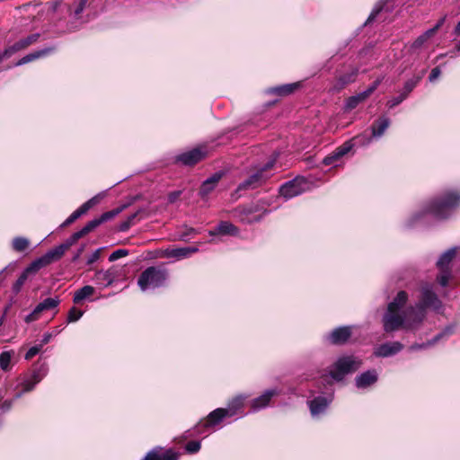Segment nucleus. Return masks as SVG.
I'll list each match as a JSON object with an SVG mask.
<instances>
[{
    "instance_id": "22",
    "label": "nucleus",
    "mask_w": 460,
    "mask_h": 460,
    "mask_svg": "<svg viewBox=\"0 0 460 460\" xmlns=\"http://www.w3.org/2000/svg\"><path fill=\"white\" fill-rule=\"evenodd\" d=\"M444 21H445V18L440 19L433 28L426 31L423 34L419 36L413 41L411 48L415 49L420 48L429 39H430L431 37L434 36V34L437 32V31L442 26Z\"/></svg>"
},
{
    "instance_id": "29",
    "label": "nucleus",
    "mask_w": 460,
    "mask_h": 460,
    "mask_svg": "<svg viewBox=\"0 0 460 460\" xmlns=\"http://www.w3.org/2000/svg\"><path fill=\"white\" fill-rule=\"evenodd\" d=\"M48 365L46 363H42L40 366L33 368L29 376L36 382L40 383L48 374Z\"/></svg>"
},
{
    "instance_id": "51",
    "label": "nucleus",
    "mask_w": 460,
    "mask_h": 460,
    "mask_svg": "<svg viewBox=\"0 0 460 460\" xmlns=\"http://www.w3.org/2000/svg\"><path fill=\"white\" fill-rule=\"evenodd\" d=\"M39 37H40L39 33H34V34H31L24 39H22V40L23 42L24 47L26 48V47L30 46L31 44L36 42L37 40L39 39Z\"/></svg>"
},
{
    "instance_id": "61",
    "label": "nucleus",
    "mask_w": 460,
    "mask_h": 460,
    "mask_svg": "<svg viewBox=\"0 0 460 460\" xmlns=\"http://www.w3.org/2000/svg\"><path fill=\"white\" fill-rule=\"evenodd\" d=\"M130 223L129 222H124L120 225L119 230L120 231H126L129 228Z\"/></svg>"
},
{
    "instance_id": "21",
    "label": "nucleus",
    "mask_w": 460,
    "mask_h": 460,
    "mask_svg": "<svg viewBox=\"0 0 460 460\" xmlns=\"http://www.w3.org/2000/svg\"><path fill=\"white\" fill-rule=\"evenodd\" d=\"M197 247H181L165 251V256L174 258L176 260H182L191 256L193 253L198 252Z\"/></svg>"
},
{
    "instance_id": "49",
    "label": "nucleus",
    "mask_w": 460,
    "mask_h": 460,
    "mask_svg": "<svg viewBox=\"0 0 460 460\" xmlns=\"http://www.w3.org/2000/svg\"><path fill=\"white\" fill-rule=\"evenodd\" d=\"M103 248L101 247V248H98L96 249L87 259V264L88 265H91L93 263H94L95 261H97L100 258H101V255H102V252Z\"/></svg>"
},
{
    "instance_id": "10",
    "label": "nucleus",
    "mask_w": 460,
    "mask_h": 460,
    "mask_svg": "<svg viewBox=\"0 0 460 460\" xmlns=\"http://www.w3.org/2000/svg\"><path fill=\"white\" fill-rule=\"evenodd\" d=\"M208 150L206 146H199L177 155L176 161L184 165H193L207 156Z\"/></svg>"
},
{
    "instance_id": "27",
    "label": "nucleus",
    "mask_w": 460,
    "mask_h": 460,
    "mask_svg": "<svg viewBox=\"0 0 460 460\" xmlns=\"http://www.w3.org/2000/svg\"><path fill=\"white\" fill-rule=\"evenodd\" d=\"M94 293V288L89 285L84 286L83 288L76 290L74 294L73 302L75 304H80L87 297L93 296Z\"/></svg>"
},
{
    "instance_id": "20",
    "label": "nucleus",
    "mask_w": 460,
    "mask_h": 460,
    "mask_svg": "<svg viewBox=\"0 0 460 460\" xmlns=\"http://www.w3.org/2000/svg\"><path fill=\"white\" fill-rule=\"evenodd\" d=\"M178 454L171 449L156 448L146 456V460H177Z\"/></svg>"
},
{
    "instance_id": "59",
    "label": "nucleus",
    "mask_w": 460,
    "mask_h": 460,
    "mask_svg": "<svg viewBox=\"0 0 460 460\" xmlns=\"http://www.w3.org/2000/svg\"><path fill=\"white\" fill-rule=\"evenodd\" d=\"M137 285L142 290H144V271L141 272L137 277Z\"/></svg>"
},
{
    "instance_id": "2",
    "label": "nucleus",
    "mask_w": 460,
    "mask_h": 460,
    "mask_svg": "<svg viewBox=\"0 0 460 460\" xmlns=\"http://www.w3.org/2000/svg\"><path fill=\"white\" fill-rule=\"evenodd\" d=\"M245 395H238L233 398L226 408H217L210 412L208 417L199 422V428L209 429L225 421L226 418H232L238 414L243 407Z\"/></svg>"
},
{
    "instance_id": "26",
    "label": "nucleus",
    "mask_w": 460,
    "mask_h": 460,
    "mask_svg": "<svg viewBox=\"0 0 460 460\" xmlns=\"http://www.w3.org/2000/svg\"><path fill=\"white\" fill-rule=\"evenodd\" d=\"M300 86V83H292L277 87L270 88L267 91L268 93L276 94L279 96H286L292 93Z\"/></svg>"
},
{
    "instance_id": "24",
    "label": "nucleus",
    "mask_w": 460,
    "mask_h": 460,
    "mask_svg": "<svg viewBox=\"0 0 460 460\" xmlns=\"http://www.w3.org/2000/svg\"><path fill=\"white\" fill-rule=\"evenodd\" d=\"M53 48H45L40 50H36L34 52L29 53L28 55L24 56L22 58L18 60L15 64V66H22L27 63H30L31 61H34L40 58L45 57L48 54L53 52Z\"/></svg>"
},
{
    "instance_id": "37",
    "label": "nucleus",
    "mask_w": 460,
    "mask_h": 460,
    "mask_svg": "<svg viewBox=\"0 0 460 460\" xmlns=\"http://www.w3.org/2000/svg\"><path fill=\"white\" fill-rule=\"evenodd\" d=\"M102 223V220L99 217L94 218L91 221H89L80 231L82 233L83 236L87 234L88 233L92 232L93 229H95L97 226H99Z\"/></svg>"
},
{
    "instance_id": "17",
    "label": "nucleus",
    "mask_w": 460,
    "mask_h": 460,
    "mask_svg": "<svg viewBox=\"0 0 460 460\" xmlns=\"http://www.w3.org/2000/svg\"><path fill=\"white\" fill-rule=\"evenodd\" d=\"M403 348V345L399 341L385 342L379 345L374 350V355L381 358H387L394 356L400 352Z\"/></svg>"
},
{
    "instance_id": "3",
    "label": "nucleus",
    "mask_w": 460,
    "mask_h": 460,
    "mask_svg": "<svg viewBox=\"0 0 460 460\" xmlns=\"http://www.w3.org/2000/svg\"><path fill=\"white\" fill-rule=\"evenodd\" d=\"M459 204L460 194L455 190H450L431 200L425 210L434 217L443 219L447 218Z\"/></svg>"
},
{
    "instance_id": "28",
    "label": "nucleus",
    "mask_w": 460,
    "mask_h": 460,
    "mask_svg": "<svg viewBox=\"0 0 460 460\" xmlns=\"http://www.w3.org/2000/svg\"><path fill=\"white\" fill-rule=\"evenodd\" d=\"M64 248L59 244L55 248L48 251L44 255V260L50 264L51 262L59 260L65 254Z\"/></svg>"
},
{
    "instance_id": "23",
    "label": "nucleus",
    "mask_w": 460,
    "mask_h": 460,
    "mask_svg": "<svg viewBox=\"0 0 460 460\" xmlns=\"http://www.w3.org/2000/svg\"><path fill=\"white\" fill-rule=\"evenodd\" d=\"M38 385L29 375H25L19 379L17 387H21V390L14 395L15 399L20 398L22 394L32 391Z\"/></svg>"
},
{
    "instance_id": "50",
    "label": "nucleus",
    "mask_w": 460,
    "mask_h": 460,
    "mask_svg": "<svg viewBox=\"0 0 460 460\" xmlns=\"http://www.w3.org/2000/svg\"><path fill=\"white\" fill-rule=\"evenodd\" d=\"M185 448L189 453H196L200 448V443L199 441H190L186 444Z\"/></svg>"
},
{
    "instance_id": "7",
    "label": "nucleus",
    "mask_w": 460,
    "mask_h": 460,
    "mask_svg": "<svg viewBox=\"0 0 460 460\" xmlns=\"http://www.w3.org/2000/svg\"><path fill=\"white\" fill-rule=\"evenodd\" d=\"M276 157L277 155L265 165L256 168V171L239 185L238 190L254 189L265 181L270 176L268 171L274 166Z\"/></svg>"
},
{
    "instance_id": "25",
    "label": "nucleus",
    "mask_w": 460,
    "mask_h": 460,
    "mask_svg": "<svg viewBox=\"0 0 460 460\" xmlns=\"http://www.w3.org/2000/svg\"><path fill=\"white\" fill-rule=\"evenodd\" d=\"M221 179V173L217 172L208 179H207L201 185L199 194L202 198L208 196L217 186Z\"/></svg>"
},
{
    "instance_id": "40",
    "label": "nucleus",
    "mask_w": 460,
    "mask_h": 460,
    "mask_svg": "<svg viewBox=\"0 0 460 460\" xmlns=\"http://www.w3.org/2000/svg\"><path fill=\"white\" fill-rule=\"evenodd\" d=\"M85 214L84 210L80 206L76 210H75L61 225L62 226H66L78 219L81 216Z\"/></svg>"
},
{
    "instance_id": "5",
    "label": "nucleus",
    "mask_w": 460,
    "mask_h": 460,
    "mask_svg": "<svg viewBox=\"0 0 460 460\" xmlns=\"http://www.w3.org/2000/svg\"><path fill=\"white\" fill-rule=\"evenodd\" d=\"M125 269L119 265H113L106 270H100L94 274V281L97 285L107 288L123 279Z\"/></svg>"
},
{
    "instance_id": "48",
    "label": "nucleus",
    "mask_w": 460,
    "mask_h": 460,
    "mask_svg": "<svg viewBox=\"0 0 460 460\" xmlns=\"http://www.w3.org/2000/svg\"><path fill=\"white\" fill-rule=\"evenodd\" d=\"M341 158H339L338 156L335 155V152L333 151L332 154H330L329 155H327L326 157L323 158V164L324 165H334L336 166V163L340 160Z\"/></svg>"
},
{
    "instance_id": "46",
    "label": "nucleus",
    "mask_w": 460,
    "mask_h": 460,
    "mask_svg": "<svg viewBox=\"0 0 460 460\" xmlns=\"http://www.w3.org/2000/svg\"><path fill=\"white\" fill-rule=\"evenodd\" d=\"M407 98V93H400L399 96L394 97L387 102V106L392 109L397 105H399L402 102H403Z\"/></svg>"
},
{
    "instance_id": "53",
    "label": "nucleus",
    "mask_w": 460,
    "mask_h": 460,
    "mask_svg": "<svg viewBox=\"0 0 460 460\" xmlns=\"http://www.w3.org/2000/svg\"><path fill=\"white\" fill-rule=\"evenodd\" d=\"M440 74H441V72H440L439 67L433 68L429 76V82H431V83L434 82L436 79H438L439 77Z\"/></svg>"
},
{
    "instance_id": "19",
    "label": "nucleus",
    "mask_w": 460,
    "mask_h": 460,
    "mask_svg": "<svg viewBox=\"0 0 460 460\" xmlns=\"http://www.w3.org/2000/svg\"><path fill=\"white\" fill-rule=\"evenodd\" d=\"M238 234V228L228 221H221L216 229L208 231V234L210 236H215L217 234L236 236Z\"/></svg>"
},
{
    "instance_id": "30",
    "label": "nucleus",
    "mask_w": 460,
    "mask_h": 460,
    "mask_svg": "<svg viewBox=\"0 0 460 460\" xmlns=\"http://www.w3.org/2000/svg\"><path fill=\"white\" fill-rule=\"evenodd\" d=\"M48 262L44 260L43 256L33 261L23 271L28 275L37 273L40 269L46 267Z\"/></svg>"
},
{
    "instance_id": "11",
    "label": "nucleus",
    "mask_w": 460,
    "mask_h": 460,
    "mask_svg": "<svg viewBox=\"0 0 460 460\" xmlns=\"http://www.w3.org/2000/svg\"><path fill=\"white\" fill-rule=\"evenodd\" d=\"M60 304V299L58 296L55 297H48L44 299L42 302L39 303L33 311L26 315L24 321L27 323L35 322L40 319V314L44 311L51 310L57 308Z\"/></svg>"
},
{
    "instance_id": "64",
    "label": "nucleus",
    "mask_w": 460,
    "mask_h": 460,
    "mask_svg": "<svg viewBox=\"0 0 460 460\" xmlns=\"http://www.w3.org/2000/svg\"><path fill=\"white\" fill-rule=\"evenodd\" d=\"M61 331H62V329H60L58 327L55 328V330L52 332L53 336L58 335Z\"/></svg>"
},
{
    "instance_id": "62",
    "label": "nucleus",
    "mask_w": 460,
    "mask_h": 460,
    "mask_svg": "<svg viewBox=\"0 0 460 460\" xmlns=\"http://www.w3.org/2000/svg\"><path fill=\"white\" fill-rule=\"evenodd\" d=\"M455 33L459 35L460 34V22L457 23L455 29Z\"/></svg>"
},
{
    "instance_id": "44",
    "label": "nucleus",
    "mask_w": 460,
    "mask_h": 460,
    "mask_svg": "<svg viewBox=\"0 0 460 460\" xmlns=\"http://www.w3.org/2000/svg\"><path fill=\"white\" fill-rule=\"evenodd\" d=\"M28 277L29 276L24 271H22L16 282L13 284V289L15 293H18L21 290Z\"/></svg>"
},
{
    "instance_id": "38",
    "label": "nucleus",
    "mask_w": 460,
    "mask_h": 460,
    "mask_svg": "<svg viewBox=\"0 0 460 460\" xmlns=\"http://www.w3.org/2000/svg\"><path fill=\"white\" fill-rule=\"evenodd\" d=\"M82 237H83V234H82V233H80V231L75 232L71 236H69L60 245L64 248V250L66 252V250H68L72 245H74Z\"/></svg>"
},
{
    "instance_id": "15",
    "label": "nucleus",
    "mask_w": 460,
    "mask_h": 460,
    "mask_svg": "<svg viewBox=\"0 0 460 460\" xmlns=\"http://www.w3.org/2000/svg\"><path fill=\"white\" fill-rule=\"evenodd\" d=\"M382 78H377L368 88L354 96L349 97L346 102V109L352 110L356 108L360 102L365 101L374 91L378 87Z\"/></svg>"
},
{
    "instance_id": "1",
    "label": "nucleus",
    "mask_w": 460,
    "mask_h": 460,
    "mask_svg": "<svg viewBox=\"0 0 460 460\" xmlns=\"http://www.w3.org/2000/svg\"><path fill=\"white\" fill-rule=\"evenodd\" d=\"M419 302L415 306L405 307L408 294L402 290L387 305L382 323L385 332L398 330L413 331L419 327L426 316V309L439 311L442 303L433 290L430 283H422L420 288Z\"/></svg>"
},
{
    "instance_id": "52",
    "label": "nucleus",
    "mask_w": 460,
    "mask_h": 460,
    "mask_svg": "<svg viewBox=\"0 0 460 460\" xmlns=\"http://www.w3.org/2000/svg\"><path fill=\"white\" fill-rule=\"evenodd\" d=\"M87 2L88 0H79L74 11V14L75 17H78L82 13V12L84 10Z\"/></svg>"
},
{
    "instance_id": "43",
    "label": "nucleus",
    "mask_w": 460,
    "mask_h": 460,
    "mask_svg": "<svg viewBox=\"0 0 460 460\" xmlns=\"http://www.w3.org/2000/svg\"><path fill=\"white\" fill-rule=\"evenodd\" d=\"M121 211H122V208H117L115 209H112V210H110V211H107V212L102 214L100 216L102 223H104V222L113 218L114 217L119 215Z\"/></svg>"
},
{
    "instance_id": "9",
    "label": "nucleus",
    "mask_w": 460,
    "mask_h": 460,
    "mask_svg": "<svg viewBox=\"0 0 460 460\" xmlns=\"http://www.w3.org/2000/svg\"><path fill=\"white\" fill-rule=\"evenodd\" d=\"M309 189V182L304 177H296L279 188V193L286 199L298 196Z\"/></svg>"
},
{
    "instance_id": "39",
    "label": "nucleus",
    "mask_w": 460,
    "mask_h": 460,
    "mask_svg": "<svg viewBox=\"0 0 460 460\" xmlns=\"http://www.w3.org/2000/svg\"><path fill=\"white\" fill-rule=\"evenodd\" d=\"M13 353L10 351H3L0 354V367L6 371L8 370L12 359Z\"/></svg>"
},
{
    "instance_id": "36",
    "label": "nucleus",
    "mask_w": 460,
    "mask_h": 460,
    "mask_svg": "<svg viewBox=\"0 0 460 460\" xmlns=\"http://www.w3.org/2000/svg\"><path fill=\"white\" fill-rule=\"evenodd\" d=\"M105 196L104 192H100L86 202H84L81 207L86 213L90 208L99 203V201Z\"/></svg>"
},
{
    "instance_id": "58",
    "label": "nucleus",
    "mask_w": 460,
    "mask_h": 460,
    "mask_svg": "<svg viewBox=\"0 0 460 460\" xmlns=\"http://www.w3.org/2000/svg\"><path fill=\"white\" fill-rule=\"evenodd\" d=\"M198 232L194 228H189L188 232L183 233L180 235V238L184 240L190 234H196Z\"/></svg>"
},
{
    "instance_id": "56",
    "label": "nucleus",
    "mask_w": 460,
    "mask_h": 460,
    "mask_svg": "<svg viewBox=\"0 0 460 460\" xmlns=\"http://www.w3.org/2000/svg\"><path fill=\"white\" fill-rule=\"evenodd\" d=\"M11 406H12L11 401H4L0 408V414L8 411L11 408Z\"/></svg>"
},
{
    "instance_id": "33",
    "label": "nucleus",
    "mask_w": 460,
    "mask_h": 460,
    "mask_svg": "<svg viewBox=\"0 0 460 460\" xmlns=\"http://www.w3.org/2000/svg\"><path fill=\"white\" fill-rule=\"evenodd\" d=\"M30 245V241L22 236H17L13 239L12 247L15 252H24Z\"/></svg>"
},
{
    "instance_id": "57",
    "label": "nucleus",
    "mask_w": 460,
    "mask_h": 460,
    "mask_svg": "<svg viewBox=\"0 0 460 460\" xmlns=\"http://www.w3.org/2000/svg\"><path fill=\"white\" fill-rule=\"evenodd\" d=\"M84 248H85V244L81 245V247L78 249L76 253L73 256V259H72L73 261H76L80 258Z\"/></svg>"
},
{
    "instance_id": "4",
    "label": "nucleus",
    "mask_w": 460,
    "mask_h": 460,
    "mask_svg": "<svg viewBox=\"0 0 460 460\" xmlns=\"http://www.w3.org/2000/svg\"><path fill=\"white\" fill-rule=\"evenodd\" d=\"M362 360L353 355H345L339 357L332 365L328 367L326 377L333 381L341 382L347 375L356 372L362 366Z\"/></svg>"
},
{
    "instance_id": "41",
    "label": "nucleus",
    "mask_w": 460,
    "mask_h": 460,
    "mask_svg": "<svg viewBox=\"0 0 460 460\" xmlns=\"http://www.w3.org/2000/svg\"><path fill=\"white\" fill-rule=\"evenodd\" d=\"M446 332L447 333V332H448V331H446L445 332H442V333H440V334L437 335V336L435 337V339H433L432 341H429L428 343H421V344H414V345H411V346L410 347V350H411V351H414V350H417V349H425V348H427V347H429V346H430V345L434 344L437 341H438L441 337H443V336L446 334Z\"/></svg>"
},
{
    "instance_id": "47",
    "label": "nucleus",
    "mask_w": 460,
    "mask_h": 460,
    "mask_svg": "<svg viewBox=\"0 0 460 460\" xmlns=\"http://www.w3.org/2000/svg\"><path fill=\"white\" fill-rule=\"evenodd\" d=\"M42 349V344L32 346L29 349V350L25 354V359H31L34 356H36Z\"/></svg>"
},
{
    "instance_id": "6",
    "label": "nucleus",
    "mask_w": 460,
    "mask_h": 460,
    "mask_svg": "<svg viewBox=\"0 0 460 460\" xmlns=\"http://www.w3.org/2000/svg\"><path fill=\"white\" fill-rule=\"evenodd\" d=\"M457 252L456 247H453L445 252L437 261L439 274L437 280L441 287H446L451 278L450 263Z\"/></svg>"
},
{
    "instance_id": "32",
    "label": "nucleus",
    "mask_w": 460,
    "mask_h": 460,
    "mask_svg": "<svg viewBox=\"0 0 460 460\" xmlns=\"http://www.w3.org/2000/svg\"><path fill=\"white\" fill-rule=\"evenodd\" d=\"M387 1L388 0H380L375 5L373 11L371 12L365 24L370 23L371 22L375 21L383 11H388L387 9H385V5L386 4Z\"/></svg>"
},
{
    "instance_id": "14",
    "label": "nucleus",
    "mask_w": 460,
    "mask_h": 460,
    "mask_svg": "<svg viewBox=\"0 0 460 460\" xmlns=\"http://www.w3.org/2000/svg\"><path fill=\"white\" fill-rule=\"evenodd\" d=\"M280 394V391L278 389V388H271V389H268L266 391L263 392V394H261L260 396L254 398L252 402H251V408L253 411H258L261 409H264L266 408L271 399L276 396V395H279Z\"/></svg>"
},
{
    "instance_id": "60",
    "label": "nucleus",
    "mask_w": 460,
    "mask_h": 460,
    "mask_svg": "<svg viewBox=\"0 0 460 460\" xmlns=\"http://www.w3.org/2000/svg\"><path fill=\"white\" fill-rule=\"evenodd\" d=\"M353 76H354V74L352 75H350L349 77H348V78H346L345 76L341 77V80L342 84H348L349 82H352L354 80Z\"/></svg>"
},
{
    "instance_id": "42",
    "label": "nucleus",
    "mask_w": 460,
    "mask_h": 460,
    "mask_svg": "<svg viewBox=\"0 0 460 460\" xmlns=\"http://www.w3.org/2000/svg\"><path fill=\"white\" fill-rule=\"evenodd\" d=\"M84 312L77 309L76 307H72L67 315V323H75L78 321L83 316Z\"/></svg>"
},
{
    "instance_id": "35",
    "label": "nucleus",
    "mask_w": 460,
    "mask_h": 460,
    "mask_svg": "<svg viewBox=\"0 0 460 460\" xmlns=\"http://www.w3.org/2000/svg\"><path fill=\"white\" fill-rule=\"evenodd\" d=\"M353 146L354 144L352 143V140H349L334 150L335 155L338 156L339 158H341L342 156L347 155L352 149Z\"/></svg>"
},
{
    "instance_id": "31",
    "label": "nucleus",
    "mask_w": 460,
    "mask_h": 460,
    "mask_svg": "<svg viewBox=\"0 0 460 460\" xmlns=\"http://www.w3.org/2000/svg\"><path fill=\"white\" fill-rule=\"evenodd\" d=\"M23 49H25V47L22 40H18L13 45L8 47L2 53H0V62L5 58H10L12 55Z\"/></svg>"
},
{
    "instance_id": "54",
    "label": "nucleus",
    "mask_w": 460,
    "mask_h": 460,
    "mask_svg": "<svg viewBox=\"0 0 460 460\" xmlns=\"http://www.w3.org/2000/svg\"><path fill=\"white\" fill-rule=\"evenodd\" d=\"M181 194V190H176V191H172L171 192L169 195H168V201L170 203H174L178 200V199L180 198Z\"/></svg>"
},
{
    "instance_id": "18",
    "label": "nucleus",
    "mask_w": 460,
    "mask_h": 460,
    "mask_svg": "<svg viewBox=\"0 0 460 460\" xmlns=\"http://www.w3.org/2000/svg\"><path fill=\"white\" fill-rule=\"evenodd\" d=\"M351 335V328L343 326L334 329L329 333L327 339L332 344H342L346 342Z\"/></svg>"
},
{
    "instance_id": "13",
    "label": "nucleus",
    "mask_w": 460,
    "mask_h": 460,
    "mask_svg": "<svg viewBox=\"0 0 460 460\" xmlns=\"http://www.w3.org/2000/svg\"><path fill=\"white\" fill-rule=\"evenodd\" d=\"M332 401V396L319 395L307 402L310 413L314 418L324 414Z\"/></svg>"
},
{
    "instance_id": "63",
    "label": "nucleus",
    "mask_w": 460,
    "mask_h": 460,
    "mask_svg": "<svg viewBox=\"0 0 460 460\" xmlns=\"http://www.w3.org/2000/svg\"><path fill=\"white\" fill-rule=\"evenodd\" d=\"M455 33L459 35L460 34V22L457 23L455 29Z\"/></svg>"
},
{
    "instance_id": "55",
    "label": "nucleus",
    "mask_w": 460,
    "mask_h": 460,
    "mask_svg": "<svg viewBox=\"0 0 460 460\" xmlns=\"http://www.w3.org/2000/svg\"><path fill=\"white\" fill-rule=\"evenodd\" d=\"M52 337H54L52 332L44 333L41 342H40V344H42V347L44 345L48 344L50 341V340L52 339Z\"/></svg>"
},
{
    "instance_id": "12",
    "label": "nucleus",
    "mask_w": 460,
    "mask_h": 460,
    "mask_svg": "<svg viewBox=\"0 0 460 460\" xmlns=\"http://www.w3.org/2000/svg\"><path fill=\"white\" fill-rule=\"evenodd\" d=\"M167 279V272L164 269L149 267L146 269V289L162 286Z\"/></svg>"
},
{
    "instance_id": "34",
    "label": "nucleus",
    "mask_w": 460,
    "mask_h": 460,
    "mask_svg": "<svg viewBox=\"0 0 460 460\" xmlns=\"http://www.w3.org/2000/svg\"><path fill=\"white\" fill-rule=\"evenodd\" d=\"M423 74H424V71L422 72V74L420 75L414 76V77L407 80L404 84L403 89L401 93H407V96H408L409 93L416 87V85L421 80Z\"/></svg>"
},
{
    "instance_id": "45",
    "label": "nucleus",
    "mask_w": 460,
    "mask_h": 460,
    "mask_svg": "<svg viewBox=\"0 0 460 460\" xmlns=\"http://www.w3.org/2000/svg\"><path fill=\"white\" fill-rule=\"evenodd\" d=\"M128 254V250L119 249L110 254L109 261L112 262V261H115L122 258V257L127 256Z\"/></svg>"
},
{
    "instance_id": "16",
    "label": "nucleus",
    "mask_w": 460,
    "mask_h": 460,
    "mask_svg": "<svg viewBox=\"0 0 460 460\" xmlns=\"http://www.w3.org/2000/svg\"><path fill=\"white\" fill-rule=\"evenodd\" d=\"M378 380V373L376 369L367 370L355 377V385L358 389H367Z\"/></svg>"
},
{
    "instance_id": "8",
    "label": "nucleus",
    "mask_w": 460,
    "mask_h": 460,
    "mask_svg": "<svg viewBox=\"0 0 460 460\" xmlns=\"http://www.w3.org/2000/svg\"><path fill=\"white\" fill-rule=\"evenodd\" d=\"M390 123L391 121L388 117L382 116L372 124L371 137L358 135L355 137L354 140H356L361 146H367L371 143L373 138H380L389 128Z\"/></svg>"
}]
</instances>
